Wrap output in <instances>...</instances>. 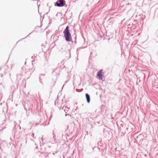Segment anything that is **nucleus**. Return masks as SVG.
<instances>
[{
  "mask_svg": "<svg viewBox=\"0 0 158 158\" xmlns=\"http://www.w3.org/2000/svg\"><path fill=\"white\" fill-rule=\"evenodd\" d=\"M63 33L66 40L68 41H70L71 37V34L69 32L68 26L66 27L63 32Z\"/></svg>",
  "mask_w": 158,
  "mask_h": 158,
  "instance_id": "obj_1",
  "label": "nucleus"
},
{
  "mask_svg": "<svg viewBox=\"0 0 158 158\" xmlns=\"http://www.w3.org/2000/svg\"><path fill=\"white\" fill-rule=\"evenodd\" d=\"M102 70H101L98 71L97 73V76L99 77L100 79H102V77L103 75V73L102 72Z\"/></svg>",
  "mask_w": 158,
  "mask_h": 158,
  "instance_id": "obj_3",
  "label": "nucleus"
},
{
  "mask_svg": "<svg viewBox=\"0 0 158 158\" xmlns=\"http://www.w3.org/2000/svg\"><path fill=\"white\" fill-rule=\"evenodd\" d=\"M64 0H58L56 2V4L58 6H64Z\"/></svg>",
  "mask_w": 158,
  "mask_h": 158,
  "instance_id": "obj_2",
  "label": "nucleus"
},
{
  "mask_svg": "<svg viewBox=\"0 0 158 158\" xmlns=\"http://www.w3.org/2000/svg\"><path fill=\"white\" fill-rule=\"evenodd\" d=\"M85 96L87 99V102L88 103H89L90 102V97L88 94H85Z\"/></svg>",
  "mask_w": 158,
  "mask_h": 158,
  "instance_id": "obj_4",
  "label": "nucleus"
}]
</instances>
